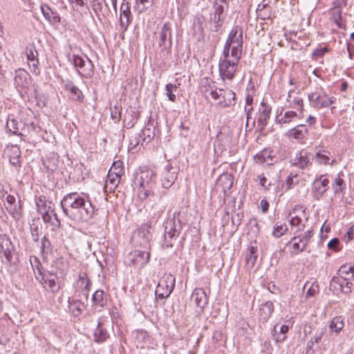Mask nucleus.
Instances as JSON below:
<instances>
[{
  "label": "nucleus",
  "mask_w": 354,
  "mask_h": 354,
  "mask_svg": "<svg viewBox=\"0 0 354 354\" xmlns=\"http://www.w3.org/2000/svg\"><path fill=\"white\" fill-rule=\"evenodd\" d=\"M332 189L335 195L341 194L344 196L346 192V183L343 179L340 178V174L336 177L332 183Z\"/></svg>",
  "instance_id": "f704fd0d"
},
{
  "label": "nucleus",
  "mask_w": 354,
  "mask_h": 354,
  "mask_svg": "<svg viewBox=\"0 0 354 354\" xmlns=\"http://www.w3.org/2000/svg\"><path fill=\"white\" fill-rule=\"evenodd\" d=\"M62 211L71 220L77 223H87L95 215V208L88 194L71 192L65 195L60 202Z\"/></svg>",
  "instance_id": "f257e3e1"
},
{
  "label": "nucleus",
  "mask_w": 354,
  "mask_h": 354,
  "mask_svg": "<svg viewBox=\"0 0 354 354\" xmlns=\"http://www.w3.org/2000/svg\"><path fill=\"white\" fill-rule=\"evenodd\" d=\"M39 201L41 203V205L40 206L39 204L37 203V205L38 206V211L39 212V209H42L43 212H47L48 213H53V216L57 220V216L55 212L54 209L53 208V203L50 201H43L41 198L39 199Z\"/></svg>",
  "instance_id": "49530a36"
},
{
  "label": "nucleus",
  "mask_w": 354,
  "mask_h": 354,
  "mask_svg": "<svg viewBox=\"0 0 354 354\" xmlns=\"http://www.w3.org/2000/svg\"><path fill=\"white\" fill-rule=\"evenodd\" d=\"M232 46L242 49L243 47V32L241 27L236 26L230 31L226 40L223 51L227 53L228 47Z\"/></svg>",
  "instance_id": "1a4fd4ad"
},
{
  "label": "nucleus",
  "mask_w": 354,
  "mask_h": 354,
  "mask_svg": "<svg viewBox=\"0 0 354 354\" xmlns=\"http://www.w3.org/2000/svg\"><path fill=\"white\" fill-rule=\"evenodd\" d=\"M168 39L169 46H171V30L170 24L166 22L161 28L160 32V41L159 46H162L165 45V43Z\"/></svg>",
  "instance_id": "2f4dec72"
},
{
  "label": "nucleus",
  "mask_w": 354,
  "mask_h": 354,
  "mask_svg": "<svg viewBox=\"0 0 354 354\" xmlns=\"http://www.w3.org/2000/svg\"><path fill=\"white\" fill-rule=\"evenodd\" d=\"M270 153L268 151H263L257 154L254 157V160L257 163L263 164L270 158Z\"/></svg>",
  "instance_id": "3c124183"
},
{
  "label": "nucleus",
  "mask_w": 354,
  "mask_h": 354,
  "mask_svg": "<svg viewBox=\"0 0 354 354\" xmlns=\"http://www.w3.org/2000/svg\"><path fill=\"white\" fill-rule=\"evenodd\" d=\"M326 331L325 328H321L317 330L315 335L312 337V339L316 343H319L321 342L324 333Z\"/></svg>",
  "instance_id": "13d9d810"
},
{
  "label": "nucleus",
  "mask_w": 354,
  "mask_h": 354,
  "mask_svg": "<svg viewBox=\"0 0 354 354\" xmlns=\"http://www.w3.org/2000/svg\"><path fill=\"white\" fill-rule=\"evenodd\" d=\"M69 60L77 68L78 74L85 78H91L94 74V65L92 61L87 57L85 58L77 55H73Z\"/></svg>",
  "instance_id": "20e7f679"
},
{
  "label": "nucleus",
  "mask_w": 354,
  "mask_h": 354,
  "mask_svg": "<svg viewBox=\"0 0 354 354\" xmlns=\"http://www.w3.org/2000/svg\"><path fill=\"white\" fill-rule=\"evenodd\" d=\"M351 278L348 275L339 276L336 279L333 278L331 282H336L339 284L342 292L349 294L352 291L353 283L349 281Z\"/></svg>",
  "instance_id": "bb28decb"
},
{
  "label": "nucleus",
  "mask_w": 354,
  "mask_h": 354,
  "mask_svg": "<svg viewBox=\"0 0 354 354\" xmlns=\"http://www.w3.org/2000/svg\"><path fill=\"white\" fill-rule=\"evenodd\" d=\"M14 245L10 238L6 234H0V254H2L8 262L12 259Z\"/></svg>",
  "instance_id": "a211bd4d"
},
{
  "label": "nucleus",
  "mask_w": 354,
  "mask_h": 354,
  "mask_svg": "<svg viewBox=\"0 0 354 354\" xmlns=\"http://www.w3.org/2000/svg\"><path fill=\"white\" fill-rule=\"evenodd\" d=\"M136 180L139 185L138 196L141 201H145L154 194L156 183V174L153 170H142Z\"/></svg>",
  "instance_id": "f03ea898"
},
{
  "label": "nucleus",
  "mask_w": 354,
  "mask_h": 354,
  "mask_svg": "<svg viewBox=\"0 0 354 354\" xmlns=\"http://www.w3.org/2000/svg\"><path fill=\"white\" fill-rule=\"evenodd\" d=\"M304 225H302V227H299L295 232V234H297L299 239H301L306 245H308L310 242L311 238L313 237L314 232L313 230H308L304 232L303 234H301V232L304 230Z\"/></svg>",
  "instance_id": "ea45409f"
},
{
  "label": "nucleus",
  "mask_w": 354,
  "mask_h": 354,
  "mask_svg": "<svg viewBox=\"0 0 354 354\" xmlns=\"http://www.w3.org/2000/svg\"><path fill=\"white\" fill-rule=\"evenodd\" d=\"M151 223L147 222L142 225L133 234V239L136 245L143 248L145 250H151V241L152 234L151 232Z\"/></svg>",
  "instance_id": "39448f33"
},
{
  "label": "nucleus",
  "mask_w": 354,
  "mask_h": 354,
  "mask_svg": "<svg viewBox=\"0 0 354 354\" xmlns=\"http://www.w3.org/2000/svg\"><path fill=\"white\" fill-rule=\"evenodd\" d=\"M21 124L13 118H8L6 124V129L7 131L11 133L14 135H21V133L19 132V125Z\"/></svg>",
  "instance_id": "e433bc0d"
},
{
  "label": "nucleus",
  "mask_w": 354,
  "mask_h": 354,
  "mask_svg": "<svg viewBox=\"0 0 354 354\" xmlns=\"http://www.w3.org/2000/svg\"><path fill=\"white\" fill-rule=\"evenodd\" d=\"M41 250L42 253H46L51 252V243L48 240V239L46 238V236H44L41 239Z\"/></svg>",
  "instance_id": "5fc2aeb1"
},
{
  "label": "nucleus",
  "mask_w": 354,
  "mask_h": 354,
  "mask_svg": "<svg viewBox=\"0 0 354 354\" xmlns=\"http://www.w3.org/2000/svg\"><path fill=\"white\" fill-rule=\"evenodd\" d=\"M41 11L45 19L50 24L59 22L60 18L58 14L53 11L48 5L42 4L41 6Z\"/></svg>",
  "instance_id": "7c9ffc66"
},
{
  "label": "nucleus",
  "mask_w": 354,
  "mask_h": 354,
  "mask_svg": "<svg viewBox=\"0 0 354 354\" xmlns=\"http://www.w3.org/2000/svg\"><path fill=\"white\" fill-rule=\"evenodd\" d=\"M30 76L28 73L22 68L15 71L14 77V85L19 92L25 91L30 85Z\"/></svg>",
  "instance_id": "ddd939ff"
},
{
  "label": "nucleus",
  "mask_w": 354,
  "mask_h": 354,
  "mask_svg": "<svg viewBox=\"0 0 354 354\" xmlns=\"http://www.w3.org/2000/svg\"><path fill=\"white\" fill-rule=\"evenodd\" d=\"M338 275H348L351 279H354V263L353 265H343L338 270Z\"/></svg>",
  "instance_id": "a18cd8bd"
},
{
  "label": "nucleus",
  "mask_w": 354,
  "mask_h": 354,
  "mask_svg": "<svg viewBox=\"0 0 354 354\" xmlns=\"http://www.w3.org/2000/svg\"><path fill=\"white\" fill-rule=\"evenodd\" d=\"M149 259L150 250H135L127 256L125 262L129 266H133L140 270L148 263Z\"/></svg>",
  "instance_id": "423d86ee"
},
{
  "label": "nucleus",
  "mask_w": 354,
  "mask_h": 354,
  "mask_svg": "<svg viewBox=\"0 0 354 354\" xmlns=\"http://www.w3.org/2000/svg\"><path fill=\"white\" fill-rule=\"evenodd\" d=\"M91 281L88 277V275L84 272H81L79 274L78 279L77 281V286L78 288H81L83 291H85L84 295L86 297H88V292L91 289Z\"/></svg>",
  "instance_id": "c756f323"
},
{
  "label": "nucleus",
  "mask_w": 354,
  "mask_h": 354,
  "mask_svg": "<svg viewBox=\"0 0 354 354\" xmlns=\"http://www.w3.org/2000/svg\"><path fill=\"white\" fill-rule=\"evenodd\" d=\"M191 301L203 310L207 304V297L205 290L203 288H196L192 294Z\"/></svg>",
  "instance_id": "412c9836"
},
{
  "label": "nucleus",
  "mask_w": 354,
  "mask_h": 354,
  "mask_svg": "<svg viewBox=\"0 0 354 354\" xmlns=\"http://www.w3.org/2000/svg\"><path fill=\"white\" fill-rule=\"evenodd\" d=\"M288 230V227L286 223L279 225L277 223L273 228L272 232V235L274 238H280L283 234H285Z\"/></svg>",
  "instance_id": "c03bdc74"
},
{
  "label": "nucleus",
  "mask_w": 354,
  "mask_h": 354,
  "mask_svg": "<svg viewBox=\"0 0 354 354\" xmlns=\"http://www.w3.org/2000/svg\"><path fill=\"white\" fill-rule=\"evenodd\" d=\"M26 55L31 68V72L36 75L39 74L38 53L33 44L28 45L26 48Z\"/></svg>",
  "instance_id": "dca6fc26"
},
{
  "label": "nucleus",
  "mask_w": 354,
  "mask_h": 354,
  "mask_svg": "<svg viewBox=\"0 0 354 354\" xmlns=\"http://www.w3.org/2000/svg\"><path fill=\"white\" fill-rule=\"evenodd\" d=\"M142 134L144 138H142L141 145H142L144 142H149L154 135L153 131L149 128H145L142 131Z\"/></svg>",
  "instance_id": "6e6d98bb"
},
{
  "label": "nucleus",
  "mask_w": 354,
  "mask_h": 354,
  "mask_svg": "<svg viewBox=\"0 0 354 354\" xmlns=\"http://www.w3.org/2000/svg\"><path fill=\"white\" fill-rule=\"evenodd\" d=\"M354 237V225H353L347 231L346 234L343 236V240L348 243Z\"/></svg>",
  "instance_id": "052dcab7"
},
{
  "label": "nucleus",
  "mask_w": 354,
  "mask_h": 354,
  "mask_svg": "<svg viewBox=\"0 0 354 354\" xmlns=\"http://www.w3.org/2000/svg\"><path fill=\"white\" fill-rule=\"evenodd\" d=\"M320 97L321 94L318 92H313L308 95V98L313 103V106L317 109L328 107L336 101V98L333 96L326 97V100H322V101H319Z\"/></svg>",
  "instance_id": "f3484780"
},
{
  "label": "nucleus",
  "mask_w": 354,
  "mask_h": 354,
  "mask_svg": "<svg viewBox=\"0 0 354 354\" xmlns=\"http://www.w3.org/2000/svg\"><path fill=\"white\" fill-rule=\"evenodd\" d=\"M273 336L274 337L277 342H282L286 338V336L285 335L280 334L279 333H277V326H274V327Z\"/></svg>",
  "instance_id": "680f3d73"
},
{
  "label": "nucleus",
  "mask_w": 354,
  "mask_h": 354,
  "mask_svg": "<svg viewBox=\"0 0 354 354\" xmlns=\"http://www.w3.org/2000/svg\"><path fill=\"white\" fill-rule=\"evenodd\" d=\"M36 273L39 278H41V277H44V278H60L59 274L56 273L55 268H53V266H51V270L46 272H43L41 270H39V272Z\"/></svg>",
  "instance_id": "09e8293b"
},
{
  "label": "nucleus",
  "mask_w": 354,
  "mask_h": 354,
  "mask_svg": "<svg viewBox=\"0 0 354 354\" xmlns=\"http://www.w3.org/2000/svg\"><path fill=\"white\" fill-rule=\"evenodd\" d=\"M52 265L60 278H64L66 276L69 270V262L67 260L60 257L57 259Z\"/></svg>",
  "instance_id": "a878e982"
},
{
  "label": "nucleus",
  "mask_w": 354,
  "mask_h": 354,
  "mask_svg": "<svg viewBox=\"0 0 354 354\" xmlns=\"http://www.w3.org/2000/svg\"><path fill=\"white\" fill-rule=\"evenodd\" d=\"M68 310L75 316L78 317L81 315L85 308V304L83 301L79 299L68 300Z\"/></svg>",
  "instance_id": "cd10ccee"
},
{
  "label": "nucleus",
  "mask_w": 354,
  "mask_h": 354,
  "mask_svg": "<svg viewBox=\"0 0 354 354\" xmlns=\"http://www.w3.org/2000/svg\"><path fill=\"white\" fill-rule=\"evenodd\" d=\"M111 115L113 120H119L121 117L120 108L118 106H114L111 109Z\"/></svg>",
  "instance_id": "bf43d9fd"
},
{
  "label": "nucleus",
  "mask_w": 354,
  "mask_h": 354,
  "mask_svg": "<svg viewBox=\"0 0 354 354\" xmlns=\"http://www.w3.org/2000/svg\"><path fill=\"white\" fill-rule=\"evenodd\" d=\"M176 212L174 213L171 218L167 219L165 225V245L167 248H171L174 245V240L178 236L182 230L180 221L176 218Z\"/></svg>",
  "instance_id": "7ed1b4c3"
},
{
  "label": "nucleus",
  "mask_w": 354,
  "mask_h": 354,
  "mask_svg": "<svg viewBox=\"0 0 354 354\" xmlns=\"http://www.w3.org/2000/svg\"><path fill=\"white\" fill-rule=\"evenodd\" d=\"M297 117V113L292 111H286L281 117L277 116L276 121L278 124H286L290 123L292 120Z\"/></svg>",
  "instance_id": "37998d69"
},
{
  "label": "nucleus",
  "mask_w": 354,
  "mask_h": 354,
  "mask_svg": "<svg viewBox=\"0 0 354 354\" xmlns=\"http://www.w3.org/2000/svg\"><path fill=\"white\" fill-rule=\"evenodd\" d=\"M330 152L326 151H319L316 153V158L320 164H328L330 160Z\"/></svg>",
  "instance_id": "de8ad7c7"
},
{
  "label": "nucleus",
  "mask_w": 354,
  "mask_h": 354,
  "mask_svg": "<svg viewBox=\"0 0 354 354\" xmlns=\"http://www.w3.org/2000/svg\"><path fill=\"white\" fill-rule=\"evenodd\" d=\"M109 337L108 332L102 327L101 323L99 322L94 332V340L96 342H102L107 339Z\"/></svg>",
  "instance_id": "c9c22d12"
},
{
  "label": "nucleus",
  "mask_w": 354,
  "mask_h": 354,
  "mask_svg": "<svg viewBox=\"0 0 354 354\" xmlns=\"http://www.w3.org/2000/svg\"><path fill=\"white\" fill-rule=\"evenodd\" d=\"M64 88L66 90L70 91L71 95L73 96V98L75 100L82 102L84 99V95L82 91L76 86L73 82L68 80L64 84Z\"/></svg>",
  "instance_id": "72a5a7b5"
},
{
  "label": "nucleus",
  "mask_w": 354,
  "mask_h": 354,
  "mask_svg": "<svg viewBox=\"0 0 354 354\" xmlns=\"http://www.w3.org/2000/svg\"><path fill=\"white\" fill-rule=\"evenodd\" d=\"M312 156L313 155L311 153H308L307 151L302 150L296 153L293 158H291L290 163L294 167L304 169L311 165L310 157Z\"/></svg>",
  "instance_id": "2eb2a0df"
},
{
  "label": "nucleus",
  "mask_w": 354,
  "mask_h": 354,
  "mask_svg": "<svg viewBox=\"0 0 354 354\" xmlns=\"http://www.w3.org/2000/svg\"><path fill=\"white\" fill-rule=\"evenodd\" d=\"M290 106L293 108H297V106H298V109L300 111L299 118L303 117L304 104L301 98L298 97H294Z\"/></svg>",
  "instance_id": "864d4df0"
},
{
  "label": "nucleus",
  "mask_w": 354,
  "mask_h": 354,
  "mask_svg": "<svg viewBox=\"0 0 354 354\" xmlns=\"http://www.w3.org/2000/svg\"><path fill=\"white\" fill-rule=\"evenodd\" d=\"M327 51L328 48L326 47L316 48L313 50L312 55L313 57H322Z\"/></svg>",
  "instance_id": "0e129e2a"
},
{
  "label": "nucleus",
  "mask_w": 354,
  "mask_h": 354,
  "mask_svg": "<svg viewBox=\"0 0 354 354\" xmlns=\"http://www.w3.org/2000/svg\"><path fill=\"white\" fill-rule=\"evenodd\" d=\"M175 286V277L172 274L166 275L161 279L155 291L157 299H165L168 297L172 292Z\"/></svg>",
  "instance_id": "6e6552de"
},
{
  "label": "nucleus",
  "mask_w": 354,
  "mask_h": 354,
  "mask_svg": "<svg viewBox=\"0 0 354 354\" xmlns=\"http://www.w3.org/2000/svg\"><path fill=\"white\" fill-rule=\"evenodd\" d=\"M39 212L41 214L42 219H43L44 222H45V223L50 222L52 215H53V213H48L47 212H43L42 209H39Z\"/></svg>",
  "instance_id": "69168bd1"
},
{
  "label": "nucleus",
  "mask_w": 354,
  "mask_h": 354,
  "mask_svg": "<svg viewBox=\"0 0 354 354\" xmlns=\"http://www.w3.org/2000/svg\"><path fill=\"white\" fill-rule=\"evenodd\" d=\"M92 8L95 13L98 11H101L102 9V2L99 0H93L92 2Z\"/></svg>",
  "instance_id": "774afa93"
},
{
  "label": "nucleus",
  "mask_w": 354,
  "mask_h": 354,
  "mask_svg": "<svg viewBox=\"0 0 354 354\" xmlns=\"http://www.w3.org/2000/svg\"><path fill=\"white\" fill-rule=\"evenodd\" d=\"M272 14V8L268 6L267 8H266V10H262L257 13V17L260 18L261 20H266L271 17Z\"/></svg>",
  "instance_id": "4d7b16f0"
},
{
  "label": "nucleus",
  "mask_w": 354,
  "mask_h": 354,
  "mask_svg": "<svg viewBox=\"0 0 354 354\" xmlns=\"http://www.w3.org/2000/svg\"><path fill=\"white\" fill-rule=\"evenodd\" d=\"M271 107L266 103L262 102L259 108V114L258 116V125L263 129L268 124V120L270 117Z\"/></svg>",
  "instance_id": "5701e85b"
},
{
  "label": "nucleus",
  "mask_w": 354,
  "mask_h": 354,
  "mask_svg": "<svg viewBox=\"0 0 354 354\" xmlns=\"http://www.w3.org/2000/svg\"><path fill=\"white\" fill-rule=\"evenodd\" d=\"M301 218L298 217L297 216L292 217V218L290 221V224L291 226H296L298 227V229L299 227H302V225H301Z\"/></svg>",
  "instance_id": "338daca9"
},
{
  "label": "nucleus",
  "mask_w": 354,
  "mask_h": 354,
  "mask_svg": "<svg viewBox=\"0 0 354 354\" xmlns=\"http://www.w3.org/2000/svg\"><path fill=\"white\" fill-rule=\"evenodd\" d=\"M274 310V306L272 301H268L262 304L259 308V319L266 322L270 317Z\"/></svg>",
  "instance_id": "c85d7f7f"
},
{
  "label": "nucleus",
  "mask_w": 354,
  "mask_h": 354,
  "mask_svg": "<svg viewBox=\"0 0 354 354\" xmlns=\"http://www.w3.org/2000/svg\"><path fill=\"white\" fill-rule=\"evenodd\" d=\"M329 180L326 175H320L313 183L312 192L314 198L319 200L329 189Z\"/></svg>",
  "instance_id": "f8f14e48"
},
{
  "label": "nucleus",
  "mask_w": 354,
  "mask_h": 354,
  "mask_svg": "<svg viewBox=\"0 0 354 354\" xmlns=\"http://www.w3.org/2000/svg\"><path fill=\"white\" fill-rule=\"evenodd\" d=\"M345 6V3L334 1L333 6L329 11L330 20L335 23L338 28L344 30H346V24L342 22V9Z\"/></svg>",
  "instance_id": "4468645a"
},
{
  "label": "nucleus",
  "mask_w": 354,
  "mask_h": 354,
  "mask_svg": "<svg viewBox=\"0 0 354 354\" xmlns=\"http://www.w3.org/2000/svg\"><path fill=\"white\" fill-rule=\"evenodd\" d=\"M211 99L217 105L223 107L229 106L235 100V93L231 90L225 91L216 88Z\"/></svg>",
  "instance_id": "9d476101"
},
{
  "label": "nucleus",
  "mask_w": 354,
  "mask_h": 354,
  "mask_svg": "<svg viewBox=\"0 0 354 354\" xmlns=\"http://www.w3.org/2000/svg\"><path fill=\"white\" fill-rule=\"evenodd\" d=\"M176 170L172 167H165L161 174L162 185L164 188H169L176 180Z\"/></svg>",
  "instance_id": "6ab92c4d"
},
{
  "label": "nucleus",
  "mask_w": 354,
  "mask_h": 354,
  "mask_svg": "<svg viewBox=\"0 0 354 354\" xmlns=\"http://www.w3.org/2000/svg\"><path fill=\"white\" fill-rule=\"evenodd\" d=\"M257 248L254 246H250L248 248V252L245 257L247 264L253 267L257 261Z\"/></svg>",
  "instance_id": "79ce46f5"
},
{
  "label": "nucleus",
  "mask_w": 354,
  "mask_h": 354,
  "mask_svg": "<svg viewBox=\"0 0 354 354\" xmlns=\"http://www.w3.org/2000/svg\"><path fill=\"white\" fill-rule=\"evenodd\" d=\"M227 53L223 52V57L221 58L219 62V74L222 80H232L234 77V73L236 71L238 64L234 63V61H230L227 59Z\"/></svg>",
  "instance_id": "0eeeda50"
},
{
  "label": "nucleus",
  "mask_w": 354,
  "mask_h": 354,
  "mask_svg": "<svg viewBox=\"0 0 354 354\" xmlns=\"http://www.w3.org/2000/svg\"><path fill=\"white\" fill-rule=\"evenodd\" d=\"M242 53V49H239V48L229 46L227 50V59L230 61H234V63L238 64Z\"/></svg>",
  "instance_id": "a19ab883"
},
{
  "label": "nucleus",
  "mask_w": 354,
  "mask_h": 354,
  "mask_svg": "<svg viewBox=\"0 0 354 354\" xmlns=\"http://www.w3.org/2000/svg\"><path fill=\"white\" fill-rule=\"evenodd\" d=\"M5 207L9 214L15 220H18L21 216V205L20 201L12 205H5Z\"/></svg>",
  "instance_id": "4c0bfd02"
},
{
  "label": "nucleus",
  "mask_w": 354,
  "mask_h": 354,
  "mask_svg": "<svg viewBox=\"0 0 354 354\" xmlns=\"http://www.w3.org/2000/svg\"><path fill=\"white\" fill-rule=\"evenodd\" d=\"M213 9L214 11L211 14L210 18L211 22L214 24L212 30L214 32H218L221 28L225 19V15L224 14V6L218 2H214Z\"/></svg>",
  "instance_id": "9b49d317"
},
{
  "label": "nucleus",
  "mask_w": 354,
  "mask_h": 354,
  "mask_svg": "<svg viewBox=\"0 0 354 354\" xmlns=\"http://www.w3.org/2000/svg\"><path fill=\"white\" fill-rule=\"evenodd\" d=\"M308 134V131L305 124H299L290 129L287 136L290 139L301 140L305 138Z\"/></svg>",
  "instance_id": "393cba45"
},
{
  "label": "nucleus",
  "mask_w": 354,
  "mask_h": 354,
  "mask_svg": "<svg viewBox=\"0 0 354 354\" xmlns=\"http://www.w3.org/2000/svg\"><path fill=\"white\" fill-rule=\"evenodd\" d=\"M93 306L104 308L106 305L107 299L105 293L102 290H97L92 295L91 298Z\"/></svg>",
  "instance_id": "473e14b6"
},
{
  "label": "nucleus",
  "mask_w": 354,
  "mask_h": 354,
  "mask_svg": "<svg viewBox=\"0 0 354 354\" xmlns=\"http://www.w3.org/2000/svg\"><path fill=\"white\" fill-rule=\"evenodd\" d=\"M35 278L43 285L44 288L51 292H57L59 291L60 286L57 279L59 278H39L37 273L35 272Z\"/></svg>",
  "instance_id": "4be33fe9"
},
{
  "label": "nucleus",
  "mask_w": 354,
  "mask_h": 354,
  "mask_svg": "<svg viewBox=\"0 0 354 354\" xmlns=\"http://www.w3.org/2000/svg\"><path fill=\"white\" fill-rule=\"evenodd\" d=\"M131 21V13L130 4L125 0L123 1L120 7V26L124 30H127Z\"/></svg>",
  "instance_id": "aec40b11"
},
{
  "label": "nucleus",
  "mask_w": 354,
  "mask_h": 354,
  "mask_svg": "<svg viewBox=\"0 0 354 354\" xmlns=\"http://www.w3.org/2000/svg\"><path fill=\"white\" fill-rule=\"evenodd\" d=\"M166 95L168 99L171 102H175L176 100V96L173 93L174 91H176L177 86L175 84H167L166 85Z\"/></svg>",
  "instance_id": "8fccbe9b"
},
{
  "label": "nucleus",
  "mask_w": 354,
  "mask_h": 354,
  "mask_svg": "<svg viewBox=\"0 0 354 354\" xmlns=\"http://www.w3.org/2000/svg\"><path fill=\"white\" fill-rule=\"evenodd\" d=\"M291 243H292L290 249V254L291 257L296 256L306 249L307 245L303 243L302 240L299 239L297 234H295L286 245H288Z\"/></svg>",
  "instance_id": "b1692460"
},
{
  "label": "nucleus",
  "mask_w": 354,
  "mask_h": 354,
  "mask_svg": "<svg viewBox=\"0 0 354 354\" xmlns=\"http://www.w3.org/2000/svg\"><path fill=\"white\" fill-rule=\"evenodd\" d=\"M339 244V241L338 239L337 238H334L333 239H331L328 243V247L329 249L330 250H338V245Z\"/></svg>",
  "instance_id": "e2e57ef3"
},
{
  "label": "nucleus",
  "mask_w": 354,
  "mask_h": 354,
  "mask_svg": "<svg viewBox=\"0 0 354 354\" xmlns=\"http://www.w3.org/2000/svg\"><path fill=\"white\" fill-rule=\"evenodd\" d=\"M142 135L140 133H138V134H136L134 136H132L130 139V142H129V150H133L135 149L138 146V145L142 141Z\"/></svg>",
  "instance_id": "603ef678"
},
{
  "label": "nucleus",
  "mask_w": 354,
  "mask_h": 354,
  "mask_svg": "<svg viewBox=\"0 0 354 354\" xmlns=\"http://www.w3.org/2000/svg\"><path fill=\"white\" fill-rule=\"evenodd\" d=\"M344 326V319L341 316L335 317L330 322L329 328L332 332L339 333Z\"/></svg>",
  "instance_id": "58836bf2"
}]
</instances>
